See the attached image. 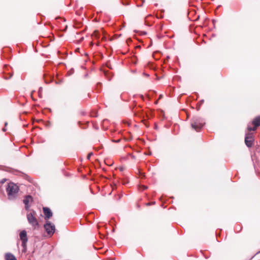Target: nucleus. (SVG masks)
<instances>
[{
    "label": "nucleus",
    "mask_w": 260,
    "mask_h": 260,
    "mask_svg": "<svg viewBox=\"0 0 260 260\" xmlns=\"http://www.w3.org/2000/svg\"><path fill=\"white\" fill-rule=\"evenodd\" d=\"M19 237L22 241V246L24 248H25L26 247V243L27 242V237L26 232L24 230L21 231L20 233Z\"/></svg>",
    "instance_id": "nucleus-7"
},
{
    "label": "nucleus",
    "mask_w": 260,
    "mask_h": 260,
    "mask_svg": "<svg viewBox=\"0 0 260 260\" xmlns=\"http://www.w3.org/2000/svg\"><path fill=\"white\" fill-rule=\"evenodd\" d=\"M6 190L9 199H13L16 197L19 190V187L16 184L10 183L8 184Z\"/></svg>",
    "instance_id": "nucleus-1"
},
{
    "label": "nucleus",
    "mask_w": 260,
    "mask_h": 260,
    "mask_svg": "<svg viewBox=\"0 0 260 260\" xmlns=\"http://www.w3.org/2000/svg\"><path fill=\"white\" fill-rule=\"evenodd\" d=\"M252 124L254 125L253 127H251L250 125H248L247 129L248 132L255 131L257 127L260 125V116L254 118L252 121Z\"/></svg>",
    "instance_id": "nucleus-6"
},
{
    "label": "nucleus",
    "mask_w": 260,
    "mask_h": 260,
    "mask_svg": "<svg viewBox=\"0 0 260 260\" xmlns=\"http://www.w3.org/2000/svg\"><path fill=\"white\" fill-rule=\"evenodd\" d=\"M5 258L6 260H16L15 256L10 253H6L5 255Z\"/></svg>",
    "instance_id": "nucleus-10"
},
{
    "label": "nucleus",
    "mask_w": 260,
    "mask_h": 260,
    "mask_svg": "<svg viewBox=\"0 0 260 260\" xmlns=\"http://www.w3.org/2000/svg\"><path fill=\"white\" fill-rule=\"evenodd\" d=\"M43 210L45 215V219H48L52 216V213L49 208L47 207H44L43 208Z\"/></svg>",
    "instance_id": "nucleus-8"
},
{
    "label": "nucleus",
    "mask_w": 260,
    "mask_h": 260,
    "mask_svg": "<svg viewBox=\"0 0 260 260\" xmlns=\"http://www.w3.org/2000/svg\"><path fill=\"white\" fill-rule=\"evenodd\" d=\"M74 72L73 69H71L70 71L68 72L69 75H70L72 74V73Z\"/></svg>",
    "instance_id": "nucleus-12"
},
{
    "label": "nucleus",
    "mask_w": 260,
    "mask_h": 260,
    "mask_svg": "<svg viewBox=\"0 0 260 260\" xmlns=\"http://www.w3.org/2000/svg\"><path fill=\"white\" fill-rule=\"evenodd\" d=\"M254 141L253 134L249 132L246 134L245 138V143L246 146L248 147H250L252 146Z\"/></svg>",
    "instance_id": "nucleus-4"
},
{
    "label": "nucleus",
    "mask_w": 260,
    "mask_h": 260,
    "mask_svg": "<svg viewBox=\"0 0 260 260\" xmlns=\"http://www.w3.org/2000/svg\"><path fill=\"white\" fill-rule=\"evenodd\" d=\"M44 228L47 234L50 236L52 235L55 231V226L54 224L48 221L44 225Z\"/></svg>",
    "instance_id": "nucleus-5"
},
{
    "label": "nucleus",
    "mask_w": 260,
    "mask_h": 260,
    "mask_svg": "<svg viewBox=\"0 0 260 260\" xmlns=\"http://www.w3.org/2000/svg\"><path fill=\"white\" fill-rule=\"evenodd\" d=\"M205 122L201 118H194L191 122V125L193 129L199 131L203 126Z\"/></svg>",
    "instance_id": "nucleus-2"
},
{
    "label": "nucleus",
    "mask_w": 260,
    "mask_h": 260,
    "mask_svg": "<svg viewBox=\"0 0 260 260\" xmlns=\"http://www.w3.org/2000/svg\"><path fill=\"white\" fill-rule=\"evenodd\" d=\"M32 201V198L30 196H27L25 198V199L23 200V203L25 205V208L28 209L29 207V203L31 202Z\"/></svg>",
    "instance_id": "nucleus-9"
},
{
    "label": "nucleus",
    "mask_w": 260,
    "mask_h": 260,
    "mask_svg": "<svg viewBox=\"0 0 260 260\" xmlns=\"http://www.w3.org/2000/svg\"><path fill=\"white\" fill-rule=\"evenodd\" d=\"M147 188V187L145 186H143V189L144 190V189H146Z\"/></svg>",
    "instance_id": "nucleus-13"
},
{
    "label": "nucleus",
    "mask_w": 260,
    "mask_h": 260,
    "mask_svg": "<svg viewBox=\"0 0 260 260\" xmlns=\"http://www.w3.org/2000/svg\"><path fill=\"white\" fill-rule=\"evenodd\" d=\"M36 212L33 211L30 212L27 214V219L28 222L34 227H36L38 225V222L37 218L35 217Z\"/></svg>",
    "instance_id": "nucleus-3"
},
{
    "label": "nucleus",
    "mask_w": 260,
    "mask_h": 260,
    "mask_svg": "<svg viewBox=\"0 0 260 260\" xmlns=\"http://www.w3.org/2000/svg\"><path fill=\"white\" fill-rule=\"evenodd\" d=\"M92 155V153H91V152L89 153L88 154L87 156V158L88 159H90V157H91V156Z\"/></svg>",
    "instance_id": "nucleus-11"
},
{
    "label": "nucleus",
    "mask_w": 260,
    "mask_h": 260,
    "mask_svg": "<svg viewBox=\"0 0 260 260\" xmlns=\"http://www.w3.org/2000/svg\"><path fill=\"white\" fill-rule=\"evenodd\" d=\"M96 32L94 31V34H95V35H96Z\"/></svg>",
    "instance_id": "nucleus-14"
}]
</instances>
